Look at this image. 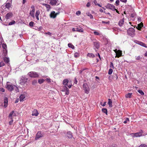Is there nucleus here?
<instances>
[{
    "label": "nucleus",
    "instance_id": "20e7f679",
    "mask_svg": "<svg viewBox=\"0 0 147 147\" xmlns=\"http://www.w3.org/2000/svg\"><path fill=\"white\" fill-rule=\"evenodd\" d=\"M135 32V29L133 28H130L127 30L128 34L132 36H133L134 35Z\"/></svg>",
    "mask_w": 147,
    "mask_h": 147
},
{
    "label": "nucleus",
    "instance_id": "f3484780",
    "mask_svg": "<svg viewBox=\"0 0 147 147\" xmlns=\"http://www.w3.org/2000/svg\"><path fill=\"white\" fill-rule=\"evenodd\" d=\"M20 101H24V99L25 98V96L24 94H21L20 97Z\"/></svg>",
    "mask_w": 147,
    "mask_h": 147
},
{
    "label": "nucleus",
    "instance_id": "69168bd1",
    "mask_svg": "<svg viewBox=\"0 0 147 147\" xmlns=\"http://www.w3.org/2000/svg\"><path fill=\"white\" fill-rule=\"evenodd\" d=\"M7 3H11V4L12 3V0H7Z\"/></svg>",
    "mask_w": 147,
    "mask_h": 147
},
{
    "label": "nucleus",
    "instance_id": "338daca9",
    "mask_svg": "<svg viewBox=\"0 0 147 147\" xmlns=\"http://www.w3.org/2000/svg\"><path fill=\"white\" fill-rule=\"evenodd\" d=\"M120 1L124 3H126L127 2V0H120Z\"/></svg>",
    "mask_w": 147,
    "mask_h": 147
},
{
    "label": "nucleus",
    "instance_id": "2f4dec72",
    "mask_svg": "<svg viewBox=\"0 0 147 147\" xmlns=\"http://www.w3.org/2000/svg\"><path fill=\"white\" fill-rule=\"evenodd\" d=\"M2 47L5 49V50L6 52H7V51L6 50V48H7V45L6 44H2Z\"/></svg>",
    "mask_w": 147,
    "mask_h": 147
},
{
    "label": "nucleus",
    "instance_id": "f03ea898",
    "mask_svg": "<svg viewBox=\"0 0 147 147\" xmlns=\"http://www.w3.org/2000/svg\"><path fill=\"white\" fill-rule=\"evenodd\" d=\"M83 88L86 94H88L89 93L90 89L89 86L87 83H84L83 84Z\"/></svg>",
    "mask_w": 147,
    "mask_h": 147
},
{
    "label": "nucleus",
    "instance_id": "680f3d73",
    "mask_svg": "<svg viewBox=\"0 0 147 147\" xmlns=\"http://www.w3.org/2000/svg\"><path fill=\"white\" fill-rule=\"evenodd\" d=\"M74 80H75L74 83H75V84H76L78 82V81H77V79H76V78H74Z\"/></svg>",
    "mask_w": 147,
    "mask_h": 147
},
{
    "label": "nucleus",
    "instance_id": "58836bf2",
    "mask_svg": "<svg viewBox=\"0 0 147 147\" xmlns=\"http://www.w3.org/2000/svg\"><path fill=\"white\" fill-rule=\"evenodd\" d=\"M15 21L14 20L13 21H12L10 22L9 24V25H11L13 24H14L15 23Z\"/></svg>",
    "mask_w": 147,
    "mask_h": 147
},
{
    "label": "nucleus",
    "instance_id": "ea45409f",
    "mask_svg": "<svg viewBox=\"0 0 147 147\" xmlns=\"http://www.w3.org/2000/svg\"><path fill=\"white\" fill-rule=\"evenodd\" d=\"M5 65V64L3 61L0 62V67H2Z\"/></svg>",
    "mask_w": 147,
    "mask_h": 147
},
{
    "label": "nucleus",
    "instance_id": "c756f323",
    "mask_svg": "<svg viewBox=\"0 0 147 147\" xmlns=\"http://www.w3.org/2000/svg\"><path fill=\"white\" fill-rule=\"evenodd\" d=\"M26 81H24V80H22V81L21 82L20 84L21 85H24L26 83L27 80Z\"/></svg>",
    "mask_w": 147,
    "mask_h": 147
},
{
    "label": "nucleus",
    "instance_id": "c03bdc74",
    "mask_svg": "<svg viewBox=\"0 0 147 147\" xmlns=\"http://www.w3.org/2000/svg\"><path fill=\"white\" fill-rule=\"evenodd\" d=\"M138 147H147V146L145 144H141Z\"/></svg>",
    "mask_w": 147,
    "mask_h": 147
},
{
    "label": "nucleus",
    "instance_id": "09e8293b",
    "mask_svg": "<svg viewBox=\"0 0 147 147\" xmlns=\"http://www.w3.org/2000/svg\"><path fill=\"white\" fill-rule=\"evenodd\" d=\"M141 59V57L140 56H138L136 57V59L137 60H140Z\"/></svg>",
    "mask_w": 147,
    "mask_h": 147
},
{
    "label": "nucleus",
    "instance_id": "412c9836",
    "mask_svg": "<svg viewBox=\"0 0 147 147\" xmlns=\"http://www.w3.org/2000/svg\"><path fill=\"white\" fill-rule=\"evenodd\" d=\"M132 95V93H130L127 94L125 95V97L126 98H130Z\"/></svg>",
    "mask_w": 147,
    "mask_h": 147
},
{
    "label": "nucleus",
    "instance_id": "7c9ffc66",
    "mask_svg": "<svg viewBox=\"0 0 147 147\" xmlns=\"http://www.w3.org/2000/svg\"><path fill=\"white\" fill-rule=\"evenodd\" d=\"M76 31L79 32H83V29L82 28H81L80 29L77 28Z\"/></svg>",
    "mask_w": 147,
    "mask_h": 147
},
{
    "label": "nucleus",
    "instance_id": "c9c22d12",
    "mask_svg": "<svg viewBox=\"0 0 147 147\" xmlns=\"http://www.w3.org/2000/svg\"><path fill=\"white\" fill-rule=\"evenodd\" d=\"M138 92L141 95H144V92L142 91V90H138Z\"/></svg>",
    "mask_w": 147,
    "mask_h": 147
},
{
    "label": "nucleus",
    "instance_id": "603ef678",
    "mask_svg": "<svg viewBox=\"0 0 147 147\" xmlns=\"http://www.w3.org/2000/svg\"><path fill=\"white\" fill-rule=\"evenodd\" d=\"M0 91L4 92H5V90L3 88H0Z\"/></svg>",
    "mask_w": 147,
    "mask_h": 147
},
{
    "label": "nucleus",
    "instance_id": "7ed1b4c3",
    "mask_svg": "<svg viewBox=\"0 0 147 147\" xmlns=\"http://www.w3.org/2000/svg\"><path fill=\"white\" fill-rule=\"evenodd\" d=\"M28 74L31 78H38L39 77V75L35 72H30L28 73Z\"/></svg>",
    "mask_w": 147,
    "mask_h": 147
},
{
    "label": "nucleus",
    "instance_id": "bb28decb",
    "mask_svg": "<svg viewBox=\"0 0 147 147\" xmlns=\"http://www.w3.org/2000/svg\"><path fill=\"white\" fill-rule=\"evenodd\" d=\"M3 60L4 61L7 63H8L9 62V58L6 57L4 58Z\"/></svg>",
    "mask_w": 147,
    "mask_h": 147
},
{
    "label": "nucleus",
    "instance_id": "1a4fd4ad",
    "mask_svg": "<svg viewBox=\"0 0 147 147\" xmlns=\"http://www.w3.org/2000/svg\"><path fill=\"white\" fill-rule=\"evenodd\" d=\"M142 130L141 132L136 133L134 134H132L133 137H139L141 136L142 135Z\"/></svg>",
    "mask_w": 147,
    "mask_h": 147
},
{
    "label": "nucleus",
    "instance_id": "4be33fe9",
    "mask_svg": "<svg viewBox=\"0 0 147 147\" xmlns=\"http://www.w3.org/2000/svg\"><path fill=\"white\" fill-rule=\"evenodd\" d=\"M94 45L96 49H98L99 47V44L98 42H94Z\"/></svg>",
    "mask_w": 147,
    "mask_h": 147
},
{
    "label": "nucleus",
    "instance_id": "9b49d317",
    "mask_svg": "<svg viewBox=\"0 0 147 147\" xmlns=\"http://www.w3.org/2000/svg\"><path fill=\"white\" fill-rule=\"evenodd\" d=\"M122 51L120 50H118V52L116 54V56L115 57H117V58H119L120 57L122 56Z\"/></svg>",
    "mask_w": 147,
    "mask_h": 147
},
{
    "label": "nucleus",
    "instance_id": "473e14b6",
    "mask_svg": "<svg viewBox=\"0 0 147 147\" xmlns=\"http://www.w3.org/2000/svg\"><path fill=\"white\" fill-rule=\"evenodd\" d=\"M44 81H45V80L43 79H39L38 80V83L40 84H41L43 83V82H44Z\"/></svg>",
    "mask_w": 147,
    "mask_h": 147
},
{
    "label": "nucleus",
    "instance_id": "bf43d9fd",
    "mask_svg": "<svg viewBox=\"0 0 147 147\" xmlns=\"http://www.w3.org/2000/svg\"><path fill=\"white\" fill-rule=\"evenodd\" d=\"M137 42H136L138 44L140 45H141V43L142 42H141V41H137Z\"/></svg>",
    "mask_w": 147,
    "mask_h": 147
},
{
    "label": "nucleus",
    "instance_id": "f257e3e1",
    "mask_svg": "<svg viewBox=\"0 0 147 147\" xmlns=\"http://www.w3.org/2000/svg\"><path fill=\"white\" fill-rule=\"evenodd\" d=\"M14 87L16 86L13 85L12 84L9 82H7L6 88L9 91H11L14 89Z\"/></svg>",
    "mask_w": 147,
    "mask_h": 147
},
{
    "label": "nucleus",
    "instance_id": "72a5a7b5",
    "mask_svg": "<svg viewBox=\"0 0 147 147\" xmlns=\"http://www.w3.org/2000/svg\"><path fill=\"white\" fill-rule=\"evenodd\" d=\"M68 47H70L72 49H74V46L72 44L70 43H69L68 45Z\"/></svg>",
    "mask_w": 147,
    "mask_h": 147
},
{
    "label": "nucleus",
    "instance_id": "4c0bfd02",
    "mask_svg": "<svg viewBox=\"0 0 147 147\" xmlns=\"http://www.w3.org/2000/svg\"><path fill=\"white\" fill-rule=\"evenodd\" d=\"M34 22L32 21L30 22L29 23V25L30 26L33 27L34 26Z\"/></svg>",
    "mask_w": 147,
    "mask_h": 147
},
{
    "label": "nucleus",
    "instance_id": "6ab92c4d",
    "mask_svg": "<svg viewBox=\"0 0 147 147\" xmlns=\"http://www.w3.org/2000/svg\"><path fill=\"white\" fill-rule=\"evenodd\" d=\"M42 5L46 7L47 11H48L51 8L50 6L49 5L45 3L42 4Z\"/></svg>",
    "mask_w": 147,
    "mask_h": 147
},
{
    "label": "nucleus",
    "instance_id": "a878e982",
    "mask_svg": "<svg viewBox=\"0 0 147 147\" xmlns=\"http://www.w3.org/2000/svg\"><path fill=\"white\" fill-rule=\"evenodd\" d=\"M112 102L111 100L110 99H108V104L109 105V106L110 107H112Z\"/></svg>",
    "mask_w": 147,
    "mask_h": 147
},
{
    "label": "nucleus",
    "instance_id": "f8f14e48",
    "mask_svg": "<svg viewBox=\"0 0 147 147\" xmlns=\"http://www.w3.org/2000/svg\"><path fill=\"white\" fill-rule=\"evenodd\" d=\"M38 114L39 113L37 110L36 109H34L32 111V115L37 116L38 115Z\"/></svg>",
    "mask_w": 147,
    "mask_h": 147
},
{
    "label": "nucleus",
    "instance_id": "a19ab883",
    "mask_svg": "<svg viewBox=\"0 0 147 147\" xmlns=\"http://www.w3.org/2000/svg\"><path fill=\"white\" fill-rule=\"evenodd\" d=\"M94 33L95 35H100V33L94 31Z\"/></svg>",
    "mask_w": 147,
    "mask_h": 147
},
{
    "label": "nucleus",
    "instance_id": "13d9d810",
    "mask_svg": "<svg viewBox=\"0 0 147 147\" xmlns=\"http://www.w3.org/2000/svg\"><path fill=\"white\" fill-rule=\"evenodd\" d=\"M81 13V12L80 11H78L76 13V14L77 15H79Z\"/></svg>",
    "mask_w": 147,
    "mask_h": 147
},
{
    "label": "nucleus",
    "instance_id": "ddd939ff",
    "mask_svg": "<svg viewBox=\"0 0 147 147\" xmlns=\"http://www.w3.org/2000/svg\"><path fill=\"white\" fill-rule=\"evenodd\" d=\"M4 107H6L8 105V99L7 97H5L4 100Z\"/></svg>",
    "mask_w": 147,
    "mask_h": 147
},
{
    "label": "nucleus",
    "instance_id": "dca6fc26",
    "mask_svg": "<svg viewBox=\"0 0 147 147\" xmlns=\"http://www.w3.org/2000/svg\"><path fill=\"white\" fill-rule=\"evenodd\" d=\"M143 24L142 22H141L138 25V26L136 28L138 30H141L142 27H143Z\"/></svg>",
    "mask_w": 147,
    "mask_h": 147
},
{
    "label": "nucleus",
    "instance_id": "49530a36",
    "mask_svg": "<svg viewBox=\"0 0 147 147\" xmlns=\"http://www.w3.org/2000/svg\"><path fill=\"white\" fill-rule=\"evenodd\" d=\"M10 119L11 120L9 122V125H12V123L13 122V119Z\"/></svg>",
    "mask_w": 147,
    "mask_h": 147
},
{
    "label": "nucleus",
    "instance_id": "5701e85b",
    "mask_svg": "<svg viewBox=\"0 0 147 147\" xmlns=\"http://www.w3.org/2000/svg\"><path fill=\"white\" fill-rule=\"evenodd\" d=\"M124 22V18H123L122 19L120 20L118 24L119 26H121L123 24Z\"/></svg>",
    "mask_w": 147,
    "mask_h": 147
},
{
    "label": "nucleus",
    "instance_id": "a18cd8bd",
    "mask_svg": "<svg viewBox=\"0 0 147 147\" xmlns=\"http://www.w3.org/2000/svg\"><path fill=\"white\" fill-rule=\"evenodd\" d=\"M110 67L111 68H114V67L113 65V64L112 62H111L110 64Z\"/></svg>",
    "mask_w": 147,
    "mask_h": 147
},
{
    "label": "nucleus",
    "instance_id": "9d476101",
    "mask_svg": "<svg viewBox=\"0 0 147 147\" xmlns=\"http://www.w3.org/2000/svg\"><path fill=\"white\" fill-rule=\"evenodd\" d=\"M50 4L52 5H58L57 0H50Z\"/></svg>",
    "mask_w": 147,
    "mask_h": 147
},
{
    "label": "nucleus",
    "instance_id": "e433bc0d",
    "mask_svg": "<svg viewBox=\"0 0 147 147\" xmlns=\"http://www.w3.org/2000/svg\"><path fill=\"white\" fill-rule=\"evenodd\" d=\"M113 71V70L112 69L110 68L108 74L109 75L111 74H112Z\"/></svg>",
    "mask_w": 147,
    "mask_h": 147
},
{
    "label": "nucleus",
    "instance_id": "6e6552de",
    "mask_svg": "<svg viewBox=\"0 0 147 147\" xmlns=\"http://www.w3.org/2000/svg\"><path fill=\"white\" fill-rule=\"evenodd\" d=\"M43 136L41 134V131H38L36 135L35 139L36 140H37L39 138H41Z\"/></svg>",
    "mask_w": 147,
    "mask_h": 147
},
{
    "label": "nucleus",
    "instance_id": "5fc2aeb1",
    "mask_svg": "<svg viewBox=\"0 0 147 147\" xmlns=\"http://www.w3.org/2000/svg\"><path fill=\"white\" fill-rule=\"evenodd\" d=\"M102 22L103 23L108 24H109V23H110L109 21L107 22V21H102Z\"/></svg>",
    "mask_w": 147,
    "mask_h": 147
},
{
    "label": "nucleus",
    "instance_id": "de8ad7c7",
    "mask_svg": "<svg viewBox=\"0 0 147 147\" xmlns=\"http://www.w3.org/2000/svg\"><path fill=\"white\" fill-rule=\"evenodd\" d=\"M127 121H129V119L128 118H126V120L123 122V123L125 124L127 123Z\"/></svg>",
    "mask_w": 147,
    "mask_h": 147
},
{
    "label": "nucleus",
    "instance_id": "b1692460",
    "mask_svg": "<svg viewBox=\"0 0 147 147\" xmlns=\"http://www.w3.org/2000/svg\"><path fill=\"white\" fill-rule=\"evenodd\" d=\"M40 12L39 11H37L36 12L35 16L38 20H39L38 16L40 14Z\"/></svg>",
    "mask_w": 147,
    "mask_h": 147
},
{
    "label": "nucleus",
    "instance_id": "f704fd0d",
    "mask_svg": "<svg viewBox=\"0 0 147 147\" xmlns=\"http://www.w3.org/2000/svg\"><path fill=\"white\" fill-rule=\"evenodd\" d=\"M69 89L66 86H64L63 87V91L65 92L67 90H69Z\"/></svg>",
    "mask_w": 147,
    "mask_h": 147
},
{
    "label": "nucleus",
    "instance_id": "6e6d98bb",
    "mask_svg": "<svg viewBox=\"0 0 147 147\" xmlns=\"http://www.w3.org/2000/svg\"><path fill=\"white\" fill-rule=\"evenodd\" d=\"M119 0H117L116 1L115 3L116 4V5H118L119 4Z\"/></svg>",
    "mask_w": 147,
    "mask_h": 147
},
{
    "label": "nucleus",
    "instance_id": "37998d69",
    "mask_svg": "<svg viewBox=\"0 0 147 147\" xmlns=\"http://www.w3.org/2000/svg\"><path fill=\"white\" fill-rule=\"evenodd\" d=\"M141 46H142L145 47L146 48H147V47L146 46V44L143 42L142 43Z\"/></svg>",
    "mask_w": 147,
    "mask_h": 147
},
{
    "label": "nucleus",
    "instance_id": "0eeeda50",
    "mask_svg": "<svg viewBox=\"0 0 147 147\" xmlns=\"http://www.w3.org/2000/svg\"><path fill=\"white\" fill-rule=\"evenodd\" d=\"M31 8L32 9L31 11H30V14L33 18H34L35 17L34 13L35 11V8H34V6H33V5L31 6Z\"/></svg>",
    "mask_w": 147,
    "mask_h": 147
},
{
    "label": "nucleus",
    "instance_id": "393cba45",
    "mask_svg": "<svg viewBox=\"0 0 147 147\" xmlns=\"http://www.w3.org/2000/svg\"><path fill=\"white\" fill-rule=\"evenodd\" d=\"M11 4L10 3H7L6 4L5 6L8 9H9L11 7Z\"/></svg>",
    "mask_w": 147,
    "mask_h": 147
},
{
    "label": "nucleus",
    "instance_id": "4d7b16f0",
    "mask_svg": "<svg viewBox=\"0 0 147 147\" xmlns=\"http://www.w3.org/2000/svg\"><path fill=\"white\" fill-rule=\"evenodd\" d=\"M65 94L66 95H68L69 94V90H67L66 91H65Z\"/></svg>",
    "mask_w": 147,
    "mask_h": 147
},
{
    "label": "nucleus",
    "instance_id": "864d4df0",
    "mask_svg": "<svg viewBox=\"0 0 147 147\" xmlns=\"http://www.w3.org/2000/svg\"><path fill=\"white\" fill-rule=\"evenodd\" d=\"M37 81L36 80H33L32 82V84L33 85H34L36 83Z\"/></svg>",
    "mask_w": 147,
    "mask_h": 147
},
{
    "label": "nucleus",
    "instance_id": "79ce46f5",
    "mask_svg": "<svg viewBox=\"0 0 147 147\" xmlns=\"http://www.w3.org/2000/svg\"><path fill=\"white\" fill-rule=\"evenodd\" d=\"M88 16H89L91 19H93V16H92V15L90 13H88Z\"/></svg>",
    "mask_w": 147,
    "mask_h": 147
},
{
    "label": "nucleus",
    "instance_id": "39448f33",
    "mask_svg": "<svg viewBox=\"0 0 147 147\" xmlns=\"http://www.w3.org/2000/svg\"><path fill=\"white\" fill-rule=\"evenodd\" d=\"M59 12L55 13V11H52L51 12L50 14V16L51 18H55L56 17L57 15L59 14Z\"/></svg>",
    "mask_w": 147,
    "mask_h": 147
},
{
    "label": "nucleus",
    "instance_id": "a211bd4d",
    "mask_svg": "<svg viewBox=\"0 0 147 147\" xmlns=\"http://www.w3.org/2000/svg\"><path fill=\"white\" fill-rule=\"evenodd\" d=\"M68 82V79H66L63 80V84L64 85L67 86Z\"/></svg>",
    "mask_w": 147,
    "mask_h": 147
},
{
    "label": "nucleus",
    "instance_id": "e2e57ef3",
    "mask_svg": "<svg viewBox=\"0 0 147 147\" xmlns=\"http://www.w3.org/2000/svg\"><path fill=\"white\" fill-rule=\"evenodd\" d=\"M46 34H48L49 35H51V33L50 32H46L45 33Z\"/></svg>",
    "mask_w": 147,
    "mask_h": 147
},
{
    "label": "nucleus",
    "instance_id": "052dcab7",
    "mask_svg": "<svg viewBox=\"0 0 147 147\" xmlns=\"http://www.w3.org/2000/svg\"><path fill=\"white\" fill-rule=\"evenodd\" d=\"M46 80L48 82H51L50 78H47Z\"/></svg>",
    "mask_w": 147,
    "mask_h": 147
},
{
    "label": "nucleus",
    "instance_id": "cd10ccee",
    "mask_svg": "<svg viewBox=\"0 0 147 147\" xmlns=\"http://www.w3.org/2000/svg\"><path fill=\"white\" fill-rule=\"evenodd\" d=\"M87 56L93 58L95 57L94 55L92 53H88Z\"/></svg>",
    "mask_w": 147,
    "mask_h": 147
},
{
    "label": "nucleus",
    "instance_id": "8fccbe9b",
    "mask_svg": "<svg viewBox=\"0 0 147 147\" xmlns=\"http://www.w3.org/2000/svg\"><path fill=\"white\" fill-rule=\"evenodd\" d=\"M74 56L75 57L77 58L79 57V55L78 53H75Z\"/></svg>",
    "mask_w": 147,
    "mask_h": 147
},
{
    "label": "nucleus",
    "instance_id": "aec40b11",
    "mask_svg": "<svg viewBox=\"0 0 147 147\" xmlns=\"http://www.w3.org/2000/svg\"><path fill=\"white\" fill-rule=\"evenodd\" d=\"M67 136L69 138H71L72 137V133L71 131H68L67 133Z\"/></svg>",
    "mask_w": 147,
    "mask_h": 147
},
{
    "label": "nucleus",
    "instance_id": "2eb2a0df",
    "mask_svg": "<svg viewBox=\"0 0 147 147\" xmlns=\"http://www.w3.org/2000/svg\"><path fill=\"white\" fill-rule=\"evenodd\" d=\"M15 115V113H14V111H13L11 112L10 114H9L8 116L9 118L10 119H13V116H14Z\"/></svg>",
    "mask_w": 147,
    "mask_h": 147
},
{
    "label": "nucleus",
    "instance_id": "423d86ee",
    "mask_svg": "<svg viewBox=\"0 0 147 147\" xmlns=\"http://www.w3.org/2000/svg\"><path fill=\"white\" fill-rule=\"evenodd\" d=\"M107 9H109L112 10L113 11L115 9V7L113 5L110 3H108L105 6Z\"/></svg>",
    "mask_w": 147,
    "mask_h": 147
},
{
    "label": "nucleus",
    "instance_id": "774afa93",
    "mask_svg": "<svg viewBox=\"0 0 147 147\" xmlns=\"http://www.w3.org/2000/svg\"><path fill=\"white\" fill-rule=\"evenodd\" d=\"M110 147H116V146L115 144H113Z\"/></svg>",
    "mask_w": 147,
    "mask_h": 147
},
{
    "label": "nucleus",
    "instance_id": "4468645a",
    "mask_svg": "<svg viewBox=\"0 0 147 147\" xmlns=\"http://www.w3.org/2000/svg\"><path fill=\"white\" fill-rule=\"evenodd\" d=\"M13 16V14L11 12L7 13L5 16V18L6 19H9L11 18Z\"/></svg>",
    "mask_w": 147,
    "mask_h": 147
},
{
    "label": "nucleus",
    "instance_id": "0e129e2a",
    "mask_svg": "<svg viewBox=\"0 0 147 147\" xmlns=\"http://www.w3.org/2000/svg\"><path fill=\"white\" fill-rule=\"evenodd\" d=\"M90 6V3L89 2H88L87 4V5H86V6L87 7H89Z\"/></svg>",
    "mask_w": 147,
    "mask_h": 147
},
{
    "label": "nucleus",
    "instance_id": "3c124183",
    "mask_svg": "<svg viewBox=\"0 0 147 147\" xmlns=\"http://www.w3.org/2000/svg\"><path fill=\"white\" fill-rule=\"evenodd\" d=\"M135 13H131L130 15V16L132 18H134L135 17Z\"/></svg>",
    "mask_w": 147,
    "mask_h": 147
},
{
    "label": "nucleus",
    "instance_id": "c85d7f7f",
    "mask_svg": "<svg viewBox=\"0 0 147 147\" xmlns=\"http://www.w3.org/2000/svg\"><path fill=\"white\" fill-rule=\"evenodd\" d=\"M102 111L103 113H105L106 115H107V111L106 109H102Z\"/></svg>",
    "mask_w": 147,
    "mask_h": 147
}]
</instances>
